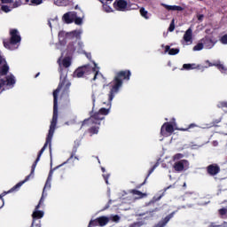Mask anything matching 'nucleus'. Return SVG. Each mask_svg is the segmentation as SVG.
I'll return each instance as SVG.
<instances>
[{
	"mask_svg": "<svg viewBox=\"0 0 227 227\" xmlns=\"http://www.w3.org/2000/svg\"><path fill=\"white\" fill-rule=\"evenodd\" d=\"M130 71H121L116 74L114 79L113 82H111L108 85H104V88L106 86L109 87V93H108V102L107 106H109L108 108H101L98 113L95 114L91 115L90 119L85 120L82 123V125H86L88 123L90 126L93 125H100V121L104 120L109 114L111 111V106L113 99L114 98V95L120 91V88L123 86V80L129 81L130 79Z\"/></svg>",
	"mask_w": 227,
	"mask_h": 227,
	"instance_id": "f257e3e1",
	"label": "nucleus"
},
{
	"mask_svg": "<svg viewBox=\"0 0 227 227\" xmlns=\"http://www.w3.org/2000/svg\"><path fill=\"white\" fill-rule=\"evenodd\" d=\"M82 35V29L71 32L61 30L59 32V43H57L56 47L59 51H61L62 56L63 54L71 56L74 52H84V51H82L84 43L81 41L77 42V40H81Z\"/></svg>",
	"mask_w": 227,
	"mask_h": 227,
	"instance_id": "f03ea898",
	"label": "nucleus"
},
{
	"mask_svg": "<svg viewBox=\"0 0 227 227\" xmlns=\"http://www.w3.org/2000/svg\"><path fill=\"white\" fill-rule=\"evenodd\" d=\"M59 70L60 73V82L59 87L53 91V116L56 115L58 118V100L59 98H65L68 95V90L70 89L71 83L67 79V71L63 74V67L68 68L72 65V59L66 57L61 60V58L58 59Z\"/></svg>",
	"mask_w": 227,
	"mask_h": 227,
	"instance_id": "7ed1b4c3",
	"label": "nucleus"
},
{
	"mask_svg": "<svg viewBox=\"0 0 227 227\" xmlns=\"http://www.w3.org/2000/svg\"><path fill=\"white\" fill-rule=\"evenodd\" d=\"M56 125H58V117H56V115H53L52 120L51 121L50 129H49V133H48V136L46 138V142H45L43 147L41 149L35 163L32 165V169H31L30 175L27 176L25 180L18 183L16 185H14L12 188H11L8 191V192H13L15 191H19V189H20L22 187V185H24V184H26V182H28V180H29V178H31V176H35V169H36V165L40 161V157H42V155L45 152V148H47L48 145L50 146L51 156L52 155V153H51L52 137L54 136V131L56 130Z\"/></svg>",
	"mask_w": 227,
	"mask_h": 227,
	"instance_id": "20e7f679",
	"label": "nucleus"
},
{
	"mask_svg": "<svg viewBox=\"0 0 227 227\" xmlns=\"http://www.w3.org/2000/svg\"><path fill=\"white\" fill-rule=\"evenodd\" d=\"M97 81V79H102V74H100V67L97 66V63L93 62L92 66L87 65L76 69L74 73V77H87Z\"/></svg>",
	"mask_w": 227,
	"mask_h": 227,
	"instance_id": "39448f33",
	"label": "nucleus"
},
{
	"mask_svg": "<svg viewBox=\"0 0 227 227\" xmlns=\"http://www.w3.org/2000/svg\"><path fill=\"white\" fill-rule=\"evenodd\" d=\"M11 41L8 43L4 41V45L5 49H9V51H15V49H19V45H20V34L17 29H12L10 31Z\"/></svg>",
	"mask_w": 227,
	"mask_h": 227,
	"instance_id": "423d86ee",
	"label": "nucleus"
},
{
	"mask_svg": "<svg viewBox=\"0 0 227 227\" xmlns=\"http://www.w3.org/2000/svg\"><path fill=\"white\" fill-rule=\"evenodd\" d=\"M176 129V122L175 121V119H173L171 122H165L161 126L160 134L164 137H169Z\"/></svg>",
	"mask_w": 227,
	"mask_h": 227,
	"instance_id": "0eeeda50",
	"label": "nucleus"
},
{
	"mask_svg": "<svg viewBox=\"0 0 227 227\" xmlns=\"http://www.w3.org/2000/svg\"><path fill=\"white\" fill-rule=\"evenodd\" d=\"M61 166L62 165H59L56 168H53V169L51 168L50 170L48 178L46 180L45 185L43 190L42 197L40 199V205H42L45 201V198H47V192H45V191H50V189L51 187V182H52V175H54V171H56V169H58V168H61Z\"/></svg>",
	"mask_w": 227,
	"mask_h": 227,
	"instance_id": "6e6552de",
	"label": "nucleus"
},
{
	"mask_svg": "<svg viewBox=\"0 0 227 227\" xmlns=\"http://www.w3.org/2000/svg\"><path fill=\"white\" fill-rule=\"evenodd\" d=\"M15 76L12 74H8L5 77V80L0 79V90H4V86H9L10 88H13L15 86Z\"/></svg>",
	"mask_w": 227,
	"mask_h": 227,
	"instance_id": "1a4fd4ad",
	"label": "nucleus"
},
{
	"mask_svg": "<svg viewBox=\"0 0 227 227\" xmlns=\"http://www.w3.org/2000/svg\"><path fill=\"white\" fill-rule=\"evenodd\" d=\"M206 63L208 64L207 67H216V68L219 69L221 74H223L224 75H227V67L221 61L216 60V61L212 63V62L207 60Z\"/></svg>",
	"mask_w": 227,
	"mask_h": 227,
	"instance_id": "9d476101",
	"label": "nucleus"
},
{
	"mask_svg": "<svg viewBox=\"0 0 227 227\" xmlns=\"http://www.w3.org/2000/svg\"><path fill=\"white\" fill-rule=\"evenodd\" d=\"M176 171H184L189 169V161L187 160H181L174 164Z\"/></svg>",
	"mask_w": 227,
	"mask_h": 227,
	"instance_id": "9b49d317",
	"label": "nucleus"
},
{
	"mask_svg": "<svg viewBox=\"0 0 227 227\" xmlns=\"http://www.w3.org/2000/svg\"><path fill=\"white\" fill-rule=\"evenodd\" d=\"M129 3H127L125 0H116L114 3V7L115 10H118V12H126Z\"/></svg>",
	"mask_w": 227,
	"mask_h": 227,
	"instance_id": "f8f14e48",
	"label": "nucleus"
},
{
	"mask_svg": "<svg viewBox=\"0 0 227 227\" xmlns=\"http://www.w3.org/2000/svg\"><path fill=\"white\" fill-rule=\"evenodd\" d=\"M202 43L204 45V49H212L215 43H217V41L212 39V37L206 36L201 39Z\"/></svg>",
	"mask_w": 227,
	"mask_h": 227,
	"instance_id": "ddd939ff",
	"label": "nucleus"
},
{
	"mask_svg": "<svg viewBox=\"0 0 227 227\" xmlns=\"http://www.w3.org/2000/svg\"><path fill=\"white\" fill-rule=\"evenodd\" d=\"M184 42H185L186 45H192V28L189 27L184 36H183Z\"/></svg>",
	"mask_w": 227,
	"mask_h": 227,
	"instance_id": "4468645a",
	"label": "nucleus"
},
{
	"mask_svg": "<svg viewBox=\"0 0 227 227\" xmlns=\"http://www.w3.org/2000/svg\"><path fill=\"white\" fill-rule=\"evenodd\" d=\"M75 12H69L63 15L62 20L66 22V24H72L74 22V20L75 19Z\"/></svg>",
	"mask_w": 227,
	"mask_h": 227,
	"instance_id": "2eb2a0df",
	"label": "nucleus"
},
{
	"mask_svg": "<svg viewBox=\"0 0 227 227\" xmlns=\"http://www.w3.org/2000/svg\"><path fill=\"white\" fill-rule=\"evenodd\" d=\"M43 205V204H40V200H39L38 205L35 207V208L32 214L33 219H42V217H43L45 213L42 210H39L40 207H42Z\"/></svg>",
	"mask_w": 227,
	"mask_h": 227,
	"instance_id": "dca6fc26",
	"label": "nucleus"
},
{
	"mask_svg": "<svg viewBox=\"0 0 227 227\" xmlns=\"http://www.w3.org/2000/svg\"><path fill=\"white\" fill-rule=\"evenodd\" d=\"M161 6H164L166 10H168L169 12H182L184 8L182 6L178 5H168L166 4H161Z\"/></svg>",
	"mask_w": 227,
	"mask_h": 227,
	"instance_id": "f3484780",
	"label": "nucleus"
},
{
	"mask_svg": "<svg viewBox=\"0 0 227 227\" xmlns=\"http://www.w3.org/2000/svg\"><path fill=\"white\" fill-rule=\"evenodd\" d=\"M129 192H130V194H133V196H136L135 197L136 200H141L143 198H146V196H147L146 193H143L142 192H140L138 190H130Z\"/></svg>",
	"mask_w": 227,
	"mask_h": 227,
	"instance_id": "a211bd4d",
	"label": "nucleus"
},
{
	"mask_svg": "<svg viewBox=\"0 0 227 227\" xmlns=\"http://www.w3.org/2000/svg\"><path fill=\"white\" fill-rule=\"evenodd\" d=\"M219 171H220V168L217 165H210L207 167V172L212 176H214L215 175H217V173H219Z\"/></svg>",
	"mask_w": 227,
	"mask_h": 227,
	"instance_id": "6ab92c4d",
	"label": "nucleus"
},
{
	"mask_svg": "<svg viewBox=\"0 0 227 227\" xmlns=\"http://www.w3.org/2000/svg\"><path fill=\"white\" fill-rule=\"evenodd\" d=\"M165 52H168L169 56H176L180 52V49L178 48H170L169 45L165 46Z\"/></svg>",
	"mask_w": 227,
	"mask_h": 227,
	"instance_id": "aec40b11",
	"label": "nucleus"
},
{
	"mask_svg": "<svg viewBox=\"0 0 227 227\" xmlns=\"http://www.w3.org/2000/svg\"><path fill=\"white\" fill-rule=\"evenodd\" d=\"M140 15H141V17L145 19V20H148V19H150V17H152V14L149 13L148 11H146V9H145L144 7L140 8Z\"/></svg>",
	"mask_w": 227,
	"mask_h": 227,
	"instance_id": "412c9836",
	"label": "nucleus"
},
{
	"mask_svg": "<svg viewBox=\"0 0 227 227\" xmlns=\"http://www.w3.org/2000/svg\"><path fill=\"white\" fill-rule=\"evenodd\" d=\"M68 3H70V0H54L57 6H67Z\"/></svg>",
	"mask_w": 227,
	"mask_h": 227,
	"instance_id": "4be33fe9",
	"label": "nucleus"
},
{
	"mask_svg": "<svg viewBox=\"0 0 227 227\" xmlns=\"http://www.w3.org/2000/svg\"><path fill=\"white\" fill-rule=\"evenodd\" d=\"M26 3H28L32 6H38V4L43 3V0H26Z\"/></svg>",
	"mask_w": 227,
	"mask_h": 227,
	"instance_id": "5701e85b",
	"label": "nucleus"
},
{
	"mask_svg": "<svg viewBox=\"0 0 227 227\" xmlns=\"http://www.w3.org/2000/svg\"><path fill=\"white\" fill-rule=\"evenodd\" d=\"M205 48L204 44H203V42L200 40L198 44H196L194 47H193V51H203V49Z\"/></svg>",
	"mask_w": 227,
	"mask_h": 227,
	"instance_id": "b1692460",
	"label": "nucleus"
},
{
	"mask_svg": "<svg viewBox=\"0 0 227 227\" xmlns=\"http://www.w3.org/2000/svg\"><path fill=\"white\" fill-rule=\"evenodd\" d=\"M183 68L184 70H194V68H196V64H184Z\"/></svg>",
	"mask_w": 227,
	"mask_h": 227,
	"instance_id": "393cba45",
	"label": "nucleus"
},
{
	"mask_svg": "<svg viewBox=\"0 0 227 227\" xmlns=\"http://www.w3.org/2000/svg\"><path fill=\"white\" fill-rule=\"evenodd\" d=\"M6 194H10V192H4L0 195V208H3L4 207V199H3V197L6 196Z\"/></svg>",
	"mask_w": 227,
	"mask_h": 227,
	"instance_id": "a878e982",
	"label": "nucleus"
},
{
	"mask_svg": "<svg viewBox=\"0 0 227 227\" xmlns=\"http://www.w3.org/2000/svg\"><path fill=\"white\" fill-rule=\"evenodd\" d=\"M22 5V2L20 0H16L15 2H13L12 0V3L11 4V6L13 10V8H19V6H21Z\"/></svg>",
	"mask_w": 227,
	"mask_h": 227,
	"instance_id": "bb28decb",
	"label": "nucleus"
},
{
	"mask_svg": "<svg viewBox=\"0 0 227 227\" xmlns=\"http://www.w3.org/2000/svg\"><path fill=\"white\" fill-rule=\"evenodd\" d=\"M74 22V24H76V26H82V18L77 17V13H76Z\"/></svg>",
	"mask_w": 227,
	"mask_h": 227,
	"instance_id": "cd10ccee",
	"label": "nucleus"
},
{
	"mask_svg": "<svg viewBox=\"0 0 227 227\" xmlns=\"http://www.w3.org/2000/svg\"><path fill=\"white\" fill-rule=\"evenodd\" d=\"M1 10H2V12H4L5 13H9V12H12V10H13V8H12V5L11 6L2 5Z\"/></svg>",
	"mask_w": 227,
	"mask_h": 227,
	"instance_id": "c85d7f7f",
	"label": "nucleus"
},
{
	"mask_svg": "<svg viewBox=\"0 0 227 227\" xmlns=\"http://www.w3.org/2000/svg\"><path fill=\"white\" fill-rule=\"evenodd\" d=\"M53 26H59V22H58V17H55L53 20H49V26L50 27H52Z\"/></svg>",
	"mask_w": 227,
	"mask_h": 227,
	"instance_id": "c756f323",
	"label": "nucleus"
},
{
	"mask_svg": "<svg viewBox=\"0 0 227 227\" xmlns=\"http://www.w3.org/2000/svg\"><path fill=\"white\" fill-rule=\"evenodd\" d=\"M103 9L104 11L106 12V13H111L113 12V8H111V6L106 4H103Z\"/></svg>",
	"mask_w": 227,
	"mask_h": 227,
	"instance_id": "7c9ffc66",
	"label": "nucleus"
},
{
	"mask_svg": "<svg viewBox=\"0 0 227 227\" xmlns=\"http://www.w3.org/2000/svg\"><path fill=\"white\" fill-rule=\"evenodd\" d=\"M110 221H113L114 223H119L120 222V216H118V215H110V217L108 218Z\"/></svg>",
	"mask_w": 227,
	"mask_h": 227,
	"instance_id": "2f4dec72",
	"label": "nucleus"
},
{
	"mask_svg": "<svg viewBox=\"0 0 227 227\" xmlns=\"http://www.w3.org/2000/svg\"><path fill=\"white\" fill-rule=\"evenodd\" d=\"M217 107H219L220 109H223V107L227 108V101H220V102H218Z\"/></svg>",
	"mask_w": 227,
	"mask_h": 227,
	"instance_id": "473e14b6",
	"label": "nucleus"
},
{
	"mask_svg": "<svg viewBox=\"0 0 227 227\" xmlns=\"http://www.w3.org/2000/svg\"><path fill=\"white\" fill-rule=\"evenodd\" d=\"M90 132V134H98V126H92Z\"/></svg>",
	"mask_w": 227,
	"mask_h": 227,
	"instance_id": "72a5a7b5",
	"label": "nucleus"
},
{
	"mask_svg": "<svg viewBox=\"0 0 227 227\" xmlns=\"http://www.w3.org/2000/svg\"><path fill=\"white\" fill-rule=\"evenodd\" d=\"M168 31H170V33H173V31H175V19L172 20L168 27Z\"/></svg>",
	"mask_w": 227,
	"mask_h": 227,
	"instance_id": "f704fd0d",
	"label": "nucleus"
},
{
	"mask_svg": "<svg viewBox=\"0 0 227 227\" xmlns=\"http://www.w3.org/2000/svg\"><path fill=\"white\" fill-rule=\"evenodd\" d=\"M220 41H221V43H223V45H227V34L222 36Z\"/></svg>",
	"mask_w": 227,
	"mask_h": 227,
	"instance_id": "c9c22d12",
	"label": "nucleus"
},
{
	"mask_svg": "<svg viewBox=\"0 0 227 227\" xmlns=\"http://www.w3.org/2000/svg\"><path fill=\"white\" fill-rule=\"evenodd\" d=\"M0 2L3 4H12V3H13V0H0Z\"/></svg>",
	"mask_w": 227,
	"mask_h": 227,
	"instance_id": "e433bc0d",
	"label": "nucleus"
},
{
	"mask_svg": "<svg viewBox=\"0 0 227 227\" xmlns=\"http://www.w3.org/2000/svg\"><path fill=\"white\" fill-rule=\"evenodd\" d=\"M220 215H226L227 214V209L226 208H222L219 210Z\"/></svg>",
	"mask_w": 227,
	"mask_h": 227,
	"instance_id": "4c0bfd02",
	"label": "nucleus"
},
{
	"mask_svg": "<svg viewBox=\"0 0 227 227\" xmlns=\"http://www.w3.org/2000/svg\"><path fill=\"white\" fill-rule=\"evenodd\" d=\"M182 157H184L183 154L177 153V154L174 155V160H178V159H182Z\"/></svg>",
	"mask_w": 227,
	"mask_h": 227,
	"instance_id": "58836bf2",
	"label": "nucleus"
},
{
	"mask_svg": "<svg viewBox=\"0 0 227 227\" xmlns=\"http://www.w3.org/2000/svg\"><path fill=\"white\" fill-rule=\"evenodd\" d=\"M103 177L106 181V184H109V175L103 174Z\"/></svg>",
	"mask_w": 227,
	"mask_h": 227,
	"instance_id": "ea45409f",
	"label": "nucleus"
},
{
	"mask_svg": "<svg viewBox=\"0 0 227 227\" xmlns=\"http://www.w3.org/2000/svg\"><path fill=\"white\" fill-rule=\"evenodd\" d=\"M198 20H200V22L203 21V19H205V16L203 14H199L197 15Z\"/></svg>",
	"mask_w": 227,
	"mask_h": 227,
	"instance_id": "a19ab883",
	"label": "nucleus"
},
{
	"mask_svg": "<svg viewBox=\"0 0 227 227\" xmlns=\"http://www.w3.org/2000/svg\"><path fill=\"white\" fill-rule=\"evenodd\" d=\"M157 166H159V164L156 163V164L153 167V168H152L151 170H149V174H148L147 176H150V175H151L153 171H155V168H157Z\"/></svg>",
	"mask_w": 227,
	"mask_h": 227,
	"instance_id": "79ce46f5",
	"label": "nucleus"
},
{
	"mask_svg": "<svg viewBox=\"0 0 227 227\" xmlns=\"http://www.w3.org/2000/svg\"><path fill=\"white\" fill-rule=\"evenodd\" d=\"M98 95V93H97V92L92 93V102H93V104H95V99L97 98Z\"/></svg>",
	"mask_w": 227,
	"mask_h": 227,
	"instance_id": "37998d69",
	"label": "nucleus"
},
{
	"mask_svg": "<svg viewBox=\"0 0 227 227\" xmlns=\"http://www.w3.org/2000/svg\"><path fill=\"white\" fill-rule=\"evenodd\" d=\"M84 54L88 59H91V53L84 52Z\"/></svg>",
	"mask_w": 227,
	"mask_h": 227,
	"instance_id": "c03bdc74",
	"label": "nucleus"
},
{
	"mask_svg": "<svg viewBox=\"0 0 227 227\" xmlns=\"http://www.w3.org/2000/svg\"><path fill=\"white\" fill-rule=\"evenodd\" d=\"M140 226H141V223H137L133 224L131 227H140Z\"/></svg>",
	"mask_w": 227,
	"mask_h": 227,
	"instance_id": "a18cd8bd",
	"label": "nucleus"
},
{
	"mask_svg": "<svg viewBox=\"0 0 227 227\" xmlns=\"http://www.w3.org/2000/svg\"><path fill=\"white\" fill-rule=\"evenodd\" d=\"M193 127H197L196 124L192 123V124H190L189 128L188 129H193Z\"/></svg>",
	"mask_w": 227,
	"mask_h": 227,
	"instance_id": "49530a36",
	"label": "nucleus"
},
{
	"mask_svg": "<svg viewBox=\"0 0 227 227\" xmlns=\"http://www.w3.org/2000/svg\"><path fill=\"white\" fill-rule=\"evenodd\" d=\"M103 173H106V168L104 167L101 168Z\"/></svg>",
	"mask_w": 227,
	"mask_h": 227,
	"instance_id": "de8ad7c7",
	"label": "nucleus"
},
{
	"mask_svg": "<svg viewBox=\"0 0 227 227\" xmlns=\"http://www.w3.org/2000/svg\"><path fill=\"white\" fill-rule=\"evenodd\" d=\"M132 10H137V7H133Z\"/></svg>",
	"mask_w": 227,
	"mask_h": 227,
	"instance_id": "09e8293b",
	"label": "nucleus"
},
{
	"mask_svg": "<svg viewBox=\"0 0 227 227\" xmlns=\"http://www.w3.org/2000/svg\"><path fill=\"white\" fill-rule=\"evenodd\" d=\"M32 227H35V222L32 223Z\"/></svg>",
	"mask_w": 227,
	"mask_h": 227,
	"instance_id": "8fccbe9b",
	"label": "nucleus"
},
{
	"mask_svg": "<svg viewBox=\"0 0 227 227\" xmlns=\"http://www.w3.org/2000/svg\"><path fill=\"white\" fill-rule=\"evenodd\" d=\"M38 75H40V73H38V74L35 75V77H38Z\"/></svg>",
	"mask_w": 227,
	"mask_h": 227,
	"instance_id": "3c124183",
	"label": "nucleus"
},
{
	"mask_svg": "<svg viewBox=\"0 0 227 227\" xmlns=\"http://www.w3.org/2000/svg\"><path fill=\"white\" fill-rule=\"evenodd\" d=\"M186 186H187V184L184 183V187H186Z\"/></svg>",
	"mask_w": 227,
	"mask_h": 227,
	"instance_id": "603ef678",
	"label": "nucleus"
},
{
	"mask_svg": "<svg viewBox=\"0 0 227 227\" xmlns=\"http://www.w3.org/2000/svg\"><path fill=\"white\" fill-rule=\"evenodd\" d=\"M74 159H76L77 160H79V158H77V157H74Z\"/></svg>",
	"mask_w": 227,
	"mask_h": 227,
	"instance_id": "864d4df0",
	"label": "nucleus"
},
{
	"mask_svg": "<svg viewBox=\"0 0 227 227\" xmlns=\"http://www.w3.org/2000/svg\"><path fill=\"white\" fill-rule=\"evenodd\" d=\"M35 227H40V225H39V224H36Z\"/></svg>",
	"mask_w": 227,
	"mask_h": 227,
	"instance_id": "5fc2aeb1",
	"label": "nucleus"
},
{
	"mask_svg": "<svg viewBox=\"0 0 227 227\" xmlns=\"http://www.w3.org/2000/svg\"><path fill=\"white\" fill-rule=\"evenodd\" d=\"M144 1H146L147 3L150 2V0H144Z\"/></svg>",
	"mask_w": 227,
	"mask_h": 227,
	"instance_id": "6e6d98bb",
	"label": "nucleus"
},
{
	"mask_svg": "<svg viewBox=\"0 0 227 227\" xmlns=\"http://www.w3.org/2000/svg\"><path fill=\"white\" fill-rule=\"evenodd\" d=\"M142 185H145V182L142 184Z\"/></svg>",
	"mask_w": 227,
	"mask_h": 227,
	"instance_id": "4d7b16f0",
	"label": "nucleus"
},
{
	"mask_svg": "<svg viewBox=\"0 0 227 227\" xmlns=\"http://www.w3.org/2000/svg\"><path fill=\"white\" fill-rule=\"evenodd\" d=\"M106 1H113V0H106Z\"/></svg>",
	"mask_w": 227,
	"mask_h": 227,
	"instance_id": "13d9d810",
	"label": "nucleus"
},
{
	"mask_svg": "<svg viewBox=\"0 0 227 227\" xmlns=\"http://www.w3.org/2000/svg\"><path fill=\"white\" fill-rule=\"evenodd\" d=\"M98 163L100 164V160H98Z\"/></svg>",
	"mask_w": 227,
	"mask_h": 227,
	"instance_id": "bf43d9fd",
	"label": "nucleus"
}]
</instances>
